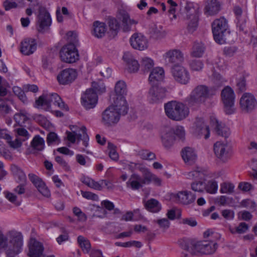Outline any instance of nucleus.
Here are the masks:
<instances>
[{
    "mask_svg": "<svg viewBox=\"0 0 257 257\" xmlns=\"http://www.w3.org/2000/svg\"><path fill=\"white\" fill-rule=\"evenodd\" d=\"M23 245L21 232L12 230L4 234L0 230V250L4 249L7 257H16L22 251Z\"/></svg>",
    "mask_w": 257,
    "mask_h": 257,
    "instance_id": "1",
    "label": "nucleus"
},
{
    "mask_svg": "<svg viewBox=\"0 0 257 257\" xmlns=\"http://www.w3.org/2000/svg\"><path fill=\"white\" fill-rule=\"evenodd\" d=\"M180 245L183 249L194 255L211 254L217 248V243L212 240H183Z\"/></svg>",
    "mask_w": 257,
    "mask_h": 257,
    "instance_id": "2",
    "label": "nucleus"
},
{
    "mask_svg": "<svg viewBox=\"0 0 257 257\" xmlns=\"http://www.w3.org/2000/svg\"><path fill=\"white\" fill-rule=\"evenodd\" d=\"M52 105L57 106L61 109L68 110V106L61 98L55 93L43 94L36 100L35 106L39 108L49 110Z\"/></svg>",
    "mask_w": 257,
    "mask_h": 257,
    "instance_id": "3",
    "label": "nucleus"
},
{
    "mask_svg": "<svg viewBox=\"0 0 257 257\" xmlns=\"http://www.w3.org/2000/svg\"><path fill=\"white\" fill-rule=\"evenodd\" d=\"M166 115L171 119L179 121L185 118L189 113L188 107L182 102L171 101L164 106Z\"/></svg>",
    "mask_w": 257,
    "mask_h": 257,
    "instance_id": "4",
    "label": "nucleus"
},
{
    "mask_svg": "<svg viewBox=\"0 0 257 257\" xmlns=\"http://www.w3.org/2000/svg\"><path fill=\"white\" fill-rule=\"evenodd\" d=\"M215 88H208L205 85H199L191 93L188 102L190 104L203 102L215 94Z\"/></svg>",
    "mask_w": 257,
    "mask_h": 257,
    "instance_id": "5",
    "label": "nucleus"
},
{
    "mask_svg": "<svg viewBox=\"0 0 257 257\" xmlns=\"http://www.w3.org/2000/svg\"><path fill=\"white\" fill-rule=\"evenodd\" d=\"M228 28L227 22L224 18L215 20L212 24V33L215 41L221 44L224 42V33Z\"/></svg>",
    "mask_w": 257,
    "mask_h": 257,
    "instance_id": "6",
    "label": "nucleus"
},
{
    "mask_svg": "<svg viewBox=\"0 0 257 257\" xmlns=\"http://www.w3.org/2000/svg\"><path fill=\"white\" fill-rule=\"evenodd\" d=\"M52 20L50 14L46 8L41 7L39 9L36 28L40 33L47 32L51 25Z\"/></svg>",
    "mask_w": 257,
    "mask_h": 257,
    "instance_id": "7",
    "label": "nucleus"
},
{
    "mask_svg": "<svg viewBox=\"0 0 257 257\" xmlns=\"http://www.w3.org/2000/svg\"><path fill=\"white\" fill-rule=\"evenodd\" d=\"M221 96L226 113H233L235 97L233 90L230 86L225 87L221 91Z\"/></svg>",
    "mask_w": 257,
    "mask_h": 257,
    "instance_id": "8",
    "label": "nucleus"
},
{
    "mask_svg": "<svg viewBox=\"0 0 257 257\" xmlns=\"http://www.w3.org/2000/svg\"><path fill=\"white\" fill-rule=\"evenodd\" d=\"M61 60L68 63L75 62L79 59V54L75 45L69 43L64 45L60 51Z\"/></svg>",
    "mask_w": 257,
    "mask_h": 257,
    "instance_id": "9",
    "label": "nucleus"
},
{
    "mask_svg": "<svg viewBox=\"0 0 257 257\" xmlns=\"http://www.w3.org/2000/svg\"><path fill=\"white\" fill-rule=\"evenodd\" d=\"M171 73L174 79L181 84L185 85L190 81L189 71L181 65L175 64L171 69Z\"/></svg>",
    "mask_w": 257,
    "mask_h": 257,
    "instance_id": "10",
    "label": "nucleus"
},
{
    "mask_svg": "<svg viewBox=\"0 0 257 257\" xmlns=\"http://www.w3.org/2000/svg\"><path fill=\"white\" fill-rule=\"evenodd\" d=\"M191 132L195 136L198 138L204 137L205 139H207L210 136L209 126L201 118L196 119L191 127Z\"/></svg>",
    "mask_w": 257,
    "mask_h": 257,
    "instance_id": "11",
    "label": "nucleus"
},
{
    "mask_svg": "<svg viewBox=\"0 0 257 257\" xmlns=\"http://www.w3.org/2000/svg\"><path fill=\"white\" fill-rule=\"evenodd\" d=\"M130 42L132 47L136 50L143 51L148 48L149 42L147 38L142 33H134L131 37Z\"/></svg>",
    "mask_w": 257,
    "mask_h": 257,
    "instance_id": "12",
    "label": "nucleus"
},
{
    "mask_svg": "<svg viewBox=\"0 0 257 257\" xmlns=\"http://www.w3.org/2000/svg\"><path fill=\"white\" fill-rule=\"evenodd\" d=\"M81 104L86 109L93 108L97 103V96L94 90L88 89L81 96Z\"/></svg>",
    "mask_w": 257,
    "mask_h": 257,
    "instance_id": "13",
    "label": "nucleus"
},
{
    "mask_svg": "<svg viewBox=\"0 0 257 257\" xmlns=\"http://www.w3.org/2000/svg\"><path fill=\"white\" fill-rule=\"evenodd\" d=\"M166 89L165 88L154 85L149 90L148 99L152 103H159L166 97Z\"/></svg>",
    "mask_w": 257,
    "mask_h": 257,
    "instance_id": "14",
    "label": "nucleus"
},
{
    "mask_svg": "<svg viewBox=\"0 0 257 257\" xmlns=\"http://www.w3.org/2000/svg\"><path fill=\"white\" fill-rule=\"evenodd\" d=\"M239 104L243 111L249 112L256 107L257 101L251 93H244L240 99Z\"/></svg>",
    "mask_w": 257,
    "mask_h": 257,
    "instance_id": "15",
    "label": "nucleus"
},
{
    "mask_svg": "<svg viewBox=\"0 0 257 257\" xmlns=\"http://www.w3.org/2000/svg\"><path fill=\"white\" fill-rule=\"evenodd\" d=\"M120 116L114 108L109 106L102 113V122L105 125H113L119 121Z\"/></svg>",
    "mask_w": 257,
    "mask_h": 257,
    "instance_id": "16",
    "label": "nucleus"
},
{
    "mask_svg": "<svg viewBox=\"0 0 257 257\" xmlns=\"http://www.w3.org/2000/svg\"><path fill=\"white\" fill-rule=\"evenodd\" d=\"M161 137L163 145L166 148L171 147L175 140L173 128L171 126H164L161 130Z\"/></svg>",
    "mask_w": 257,
    "mask_h": 257,
    "instance_id": "17",
    "label": "nucleus"
},
{
    "mask_svg": "<svg viewBox=\"0 0 257 257\" xmlns=\"http://www.w3.org/2000/svg\"><path fill=\"white\" fill-rule=\"evenodd\" d=\"M28 177L30 181L42 195L46 197L50 196L51 193L49 189L40 178L33 173L29 174Z\"/></svg>",
    "mask_w": 257,
    "mask_h": 257,
    "instance_id": "18",
    "label": "nucleus"
},
{
    "mask_svg": "<svg viewBox=\"0 0 257 257\" xmlns=\"http://www.w3.org/2000/svg\"><path fill=\"white\" fill-rule=\"evenodd\" d=\"M77 76L76 71L72 68H67L61 71L57 76L58 82L63 85L67 84L73 81Z\"/></svg>",
    "mask_w": 257,
    "mask_h": 257,
    "instance_id": "19",
    "label": "nucleus"
},
{
    "mask_svg": "<svg viewBox=\"0 0 257 257\" xmlns=\"http://www.w3.org/2000/svg\"><path fill=\"white\" fill-rule=\"evenodd\" d=\"M145 185H146L145 175H143V177H141L136 173L131 175L126 183V187L133 190H139Z\"/></svg>",
    "mask_w": 257,
    "mask_h": 257,
    "instance_id": "20",
    "label": "nucleus"
},
{
    "mask_svg": "<svg viewBox=\"0 0 257 257\" xmlns=\"http://www.w3.org/2000/svg\"><path fill=\"white\" fill-rule=\"evenodd\" d=\"M171 198L182 204H189L194 201L195 196L191 192L184 191L179 192L177 194H172Z\"/></svg>",
    "mask_w": 257,
    "mask_h": 257,
    "instance_id": "21",
    "label": "nucleus"
},
{
    "mask_svg": "<svg viewBox=\"0 0 257 257\" xmlns=\"http://www.w3.org/2000/svg\"><path fill=\"white\" fill-rule=\"evenodd\" d=\"M29 257H41L44 251V246L42 243L35 239L32 238L29 244Z\"/></svg>",
    "mask_w": 257,
    "mask_h": 257,
    "instance_id": "22",
    "label": "nucleus"
},
{
    "mask_svg": "<svg viewBox=\"0 0 257 257\" xmlns=\"http://www.w3.org/2000/svg\"><path fill=\"white\" fill-rule=\"evenodd\" d=\"M166 61L171 63H181L184 61L183 53L178 49L170 50L164 55Z\"/></svg>",
    "mask_w": 257,
    "mask_h": 257,
    "instance_id": "23",
    "label": "nucleus"
},
{
    "mask_svg": "<svg viewBox=\"0 0 257 257\" xmlns=\"http://www.w3.org/2000/svg\"><path fill=\"white\" fill-rule=\"evenodd\" d=\"M120 115H125L128 110V105L125 98H115L113 104L110 106Z\"/></svg>",
    "mask_w": 257,
    "mask_h": 257,
    "instance_id": "24",
    "label": "nucleus"
},
{
    "mask_svg": "<svg viewBox=\"0 0 257 257\" xmlns=\"http://www.w3.org/2000/svg\"><path fill=\"white\" fill-rule=\"evenodd\" d=\"M36 49L37 43L34 39H25L21 42V52L25 55H30L33 54Z\"/></svg>",
    "mask_w": 257,
    "mask_h": 257,
    "instance_id": "25",
    "label": "nucleus"
},
{
    "mask_svg": "<svg viewBox=\"0 0 257 257\" xmlns=\"http://www.w3.org/2000/svg\"><path fill=\"white\" fill-rule=\"evenodd\" d=\"M181 156L185 163L189 165L194 164L197 158V155L194 149L189 147L182 150Z\"/></svg>",
    "mask_w": 257,
    "mask_h": 257,
    "instance_id": "26",
    "label": "nucleus"
},
{
    "mask_svg": "<svg viewBox=\"0 0 257 257\" xmlns=\"http://www.w3.org/2000/svg\"><path fill=\"white\" fill-rule=\"evenodd\" d=\"M149 35L151 38L154 40H161L164 38L167 33L161 25L152 24L149 28Z\"/></svg>",
    "mask_w": 257,
    "mask_h": 257,
    "instance_id": "27",
    "label": "nucleus"
},
{
    "mask_svg": "<svg viewBox=\"0 0 257 257\" xmlns=\"http://www.w3.org/2000/svg\"><path fill=\"white\" fill-rule=\"evenodd\" d=\"M123 59L126 63L127 69L130 72H136L139 68L140 64L134 56L130 52H125L123 56Z\"/></svg>",
    "mask_w": 257,
    "mask_h": 257,
    "instance_id": "28",
    "label": "nucleus"
},
{
    "mask_svg": "<svg viewBox=\"0 0 257 257\" xmlns=\"http://www.w3.org/2000/svg\"><path fill=\"white\" fill-rule=\"evenodd\" d=\"M227 145L221 142H217L214 145V151L216 156L222 161L226 160L227 158Z\"/></svg>",
    "mask_w": 257,
    "mask_h": 257,
    "instance_id": "29",
    "label": "nucleus"
},
{
    "mask_svg": "<svg viewBox=\"0 0 257 257\" xmlns=\"http://www.w3.org/2000/svg\"><path fill=\"white\" fill-rule=\"evenodd\" d=\"M164 78V69L161 67H156L151 72L149 79L152 85H155L157 82L162 81Z\"/></svg>",
    "mask_w": 257,
    "mask_h": 257,
    "instance_id": "30",
    "label": "nucleus"
},
{
    "mask_svg": "<svg viewBox=\"0 0 257 257\" xmlns=\"http://www.w3.org/2000/svg\"><path fill=\"white\" fill-rule=\"evenodd\" d=\"M233 11L236 17V25L242 29V27L247 20L246 13L245 11H243L239 6H235L234 8Z\"/></svg>",
    "mask_w": 257,
    "mask_h": 257,
    "instance_id": "31",
    "label": "nucleus"
},
{
    "mask_svg": "<svg viewBox=\"0 0 257 257\" xmlns=\"http://www.w3.org/2000/svg\"><path fill=\"white\" fill-rule=\"evenodd\" d=\"M211 121L218 135L224 138H227L229 136L230 134V130L225 125L222 124L215 118L212 119Z\"/></svg>",
    "mask_w": 257,
    "mask_h": 257,
    "instance_id": "32",
    "label": "nucleus"
},
{
    "mask_svg": "<svg viewBox=\"0 0 257 257\" xmlns=\"http://www.w3.org/2000/svg\"><path fill=\"white\" fill-rule=\"evenodd\" d=\"M205 50L204 44L202 42H195L192 46L190 55L193 57H201Z\"/></svg>",
    "mask_w": 257,
    "mask_h": 257,
    "instance_id": "33",
    "label": "nucleus"
},
{
    "mask_svg": "<svg viewBox=\"0 0 257 257\" xmlns=\"http://www.w3.org/2000/svg\"><path fill=\"white\" fill-rule=\"evenodd\" d=\"M114 93L116 98H125L127 89L126 84L124 81L119 80L116 82L114 86Z\"/></svg>",
    "mask_w": 257,
    "mask_h": 257,
    "instance_id": "34",
    "label": "nucleus"
},
{
    "mask_svg": "<svg viewBox=\"0 0 257 257\" xmlns=\"http://www.w3.org/2000/svg\"><path fill=\"white\" fill-rule=\"evenodd\" d=\"M146 209L153 213H158L162 209V205L157 200L151 198L145 203Z\"/></svg>",
    "mask_w": 257,
    "mask_h": 257,
    "instance_id": "35",
    "label": "nucleus"
},
{
    "mask_svg": "<svg viewBox=\"0 0 257 257\" xmlns=\"http://www.w3.org/2000/svg\"><path fill=\"white\" fill-rule=\"evenodd\" d=\"M207 172L200 167H197L194 170L188 173L187 177L190 179L205 180Z\"/></svg>",
    "mask_w": 257,
    "mask_h": 257,
    "instance_id": "36",
    "label": "nucleus"
},
{
    "mask_svg": "<svg viewBox=\"0 0 257 257\" xmlns=\"http://www.w3.org/2000/svg\"><path fill=\"white\" fill-rule=\"evenodd\" d=\"M11 170L18 182L25 183L27 181V177L24 171L18 166L12 165Z\"/></svg>",
    "mask_w": 257,
    "mask_h": 257,
    "instance_id": "37",
    "label": "nucleus"
},
{
    "mask_svg": "<svg viewBox=\"0 0 257 257\" xmlns=\"http://www.w3.org/2000/svg\"><path fill=\"white\" fill-rule=\"evenodd\" d=\"M205 10L210 15L217 14L220 10V4L218 1L207 0Z\"/></svg>",
    "mask_w": 257,
    "mask_h": 257,
    "instance_id": "38",
    "label": "nucleus"
},
{
    "mask_svg": "<svg viewBox=\"0 0 257 257\" xmlns=\"http://www.w3.org/2000/svg\"><path fill=\"white\" fill-rule=\"evenodd\" d=\"M144 175H145V180L146 185H148L151 183H153L156 186H161L162 184V180L157 177L156 175L152 173L149 169H147L145 172Z\"/></svg>",
    "mask_w": 257,
    "mask_h": 257,
    "instance_id": "39",
    "label": "nucleus"
},
{
    "mask_svg": "<svg viewBox=\"0 0 257 257\" xmlns=\"http://www.w3.org/2000/svg\"><path fill=\"white\" fill-rule=\"evenodd\" d=\"M93 35L95 37L101 38L104 35L106 27L104 23L96 21L93 23Z\"/></svg>",
    "mask_w": 257,
    "mask_h": 257,
    "instance_id": "40",
    "label": "nucleus"
},
{
    "mask_svg": "<svg viewBox=\"0 0 257 257\" xmlns=\"http://www.w3.org/2000/svg\"><path fill=\"white\" fill-rule=\"evenodd\" d=\"M122 22L123 28L125 31H130L132 26L136 25L138 24L137 21L131 19L127 14H124L122 16Z\"/></svg>",
    "mask_w": 257,
    "mask_h": 257,
    "instance_id": "41",
    "label": "nucleus"
},
{
    "mask_svg": "<svg viewBox=\"0 0 257 257\" xmlns=\"http://www.w3.org/2000/svg\"><path fill=\"white\" fill-rule=\"evenodd\" d=\"M229 231L233 234H243L246 232L248 229V225L245 222H240L236 227L229 226L228 227Z\"/></svg>",
    "mask_w": 257,
    "mask_h": 257,
    "instance_id": "42",
    "label": "nucleus"
},
{
    "mask_svg": "<svg viewBox=\"0 0 257 257\" xmlns=\"http://www.w3.org/2000/svg\"><path fill=\"white\" fill-rule=\"evenodd\" d=\"M80 131L82 133V137L79 138L78 140V143L82 142V144L84 146V148H81V150L83 152H85L87 153L88 152L85 150V148L88 146L89 138L87 134L86 133V128L85 126H82L80 128Z\"/></svg>",
    "mask_w": 257,
    "mask_h": 257,
    "instance_id": "43",
    "label": "nucleus"
},
{
    "mask_svg": "<svg viewBox=\"0 0 257 257\" xmlns=\"http://www.w3.org/2000/svg\"><path fill=\"white\" fill-rule=\"evenodd\" d=\"M77 241L84 252L88 253L90 251L91 244L86 238L80 235L77 237Z\"/></svg>",
    "mask_w": 257,
    "mask_h": 257,
    "instance_id": "44",
    "label": "nucleus"
},
{
    "mask_svg": "<svg viewBox=\"0 0 257 257\" xmlns=\"http://www.w3.org/2000/svg\"><path fill=\"white\" fill-rule=\"evenodd\" d=\"M81 182L88 186L89 187L93 189L100 190V185L99 182H96L92 179L88 177L84 176L81 178Z\"/></svg>",
    "mask_w": 257,
    "mask_h": 257,
    "instance_id": "45",
    "label": "nucleus"
},
{
    "mask_svg": "<svg viewBox=\"0 0 257 257\" xmlns=\"http://www.w3.org/2000/svg\"><path fill=\"white\" fill-rule=\"evenodd\" d=\"M187 18V30L189 32L193 33L196 30L198 27V15H193L191 19Z\"/></svg>",
    "mask_w": 257,
    "mask_h": 257,
    "instance_id": "46",
    "label": "nucleus"
},
{
    "mask_svg": "<svg viewBox=\"0 0 257 257\" xmlns=\"http://www.w3.org/2000/svg\"><path fill=\"white\" fill-rule=\"evenodd\" d=\"M154 65V61L150 58L145 57L142 58L141 61L140 67L144 72L148 71Z\"/></svg>",
    "mask_w": 257,
    "mask_h": 257,
    "instance_id": "47",
    "label": "nucleus"
},
{
    "mask_svg": "<svg viewBox=\"0 0 257 257\" xmlns=\"http://www.w3.org/2000/svg\"><path fill=\"white\" fill-rule=\"evenodd\" d=\"M32 147L38 151H42L44 148L45 141L39 136H35L31 142Z\"/></svg>",
    "mask_w": 257,
    "mask_h": 257,
    "instance_id": "48",
    "label": "nucleus"
},
{
    "mask_svg": "<svg viewBox=\"0 0 257 257\" xmlns=\"http://www.w3.org/2000/svg\"><path fill=\"white\" fill-rule=\"evenodd\" d=\"M205 190L210 194H214L217 193L218 190L217 182L214 180H211L205 184Z\"/></svg>",
    "mask_w": 257,
    "mask_h": 257,
    "instance_id": "49",
    "label": "nucleus"
},
{
    "mask_svg": "<svg viewBox=\"0 0 257 257\" xmlns=\"http://www.w3.org/2000/svg\"><path fill=\"white\" fill-rule=\"evenodd\" d=\"M125 167L131 171H134L136 170H138L142 173L143 175L147 169V168L143 166L142 164L134 162H127L126 163Z\"/></svg>",
    "mask_w": 257,
    "mask_h": 257,
    "instance_id": "50",
    "label": "nucleus"
},
{
    "mask_svg": "<svg viewBox=\"0 0 257 257\" xmlns=\"http://www.w3.org/2000/svg\"><path fill=\"white\" fill-rule=\"evenodd\" d=\"M187 17L191 19L193 15H198V9L194 7V4L191 2L186 3L185 7Z\"/></svg>",
    "mask_w": 257,
    "mask_h": 257,
    "instance_id": "51",
    "label": "nucleus"
},
{
    "mask_svg": "<svg viewBox=\"0 0 257 257\" xmlns=\"http://www.w3.org/2000/svg\"><path fill=\"white\" fill-rule=\"evenodd\" d=\"M16 122L20 125H23L28 119V114L24 111L16 113L14 115Z\"/></svg>",
    "mask_w": 257,
    "mask_h": 257,
    "instance_id": "52",
    "label": "nucleus"
},
{
    "mask_svg": "<svg viewBox=\"0 0 257 257\" xmlns=\"http://www.w3.org/2000/svg\"><path fill=\"white\" fill-rule=\"evenodd\" d=\"M234 186L233 184L225 182L220 184V191L221 193L231 194L234 191Z\"/></svg>",
    "mask_w": 257,
    "mask_h": 257,
    "instance_id": "53",
    "label": "nucleus"
},
{
    "mask_svg": "<svg viewBox=\"0 0 257 257\" xmlns=\"http://www.w3.org/2000/svg\"><path fill=\"white\" fill-rule=\"evenodd\" d=\"M211 77L212 81L217 88L221 86L225 81L219 73L214 71H212Z\"/></svg>",
    "mask_w": 257,
    "mask_h": 257,
    "instance_id": "54",
    "label": "nucleus"
},
{
    "mask_svg": "<svg viewBox=\"0 0 257 257\" xmlns=\"http://www.w3.org/2000/svg\"><path fill=\"white\" fill-rule=\"evenodd\" d=\"M241 206L250 210L251 211L256 210L257 205L255 202L250 199L243 200L240 203Z\"/></svg>",
    "mask_w": 257,
    "mask_h": 257,
    "instance_id": "55",
    "label": "nucleus"
},
{
    "mask_svg": "<svg viewBox=\"0 0 257 257\" xmlns=\"http://www.w3.org/2000/svg\"><path fill=\"white\" fill-rule=\"evenodd\" d=\"M189 66L192 71H201L204 66L203 63L200 60H192L189 62Z\"/></svg>",
    "mask_w": 257,
    "mask_h": 257,
    "instance_id": "56",
    "label": "nucleus"
},
{
    "mask_svg": "<svg viewBox=\"0 0 257 257\" xmlns=\"http://www.w3.org/2000/svg\"><path fill=\"white\" fill-rule=\"evenodd\" d=\"M92 87L94 93H95L96 94L97 93L102 94L105 92L106 90L105 86L102 82H93L92 83Z\"/></svg>",
    "mask_w": 257,
    "mask_h": 257,
    "instance_id": "57",
    "label": "nucleus"
},
{
    "mask_svg": "<svg viewBox=\"0 0 257 257\" xmlns=\"http://www.w3.org/2000/svg\"><path fill=\"white\" fill-rule=\"evenodd\" d=\"M204 180L195 181L191 184V189L196 192H202L205 190Z\"/></svg>",
    "mask_w": 257,
    "mask_h": 257,
    "instance_id": "58",
    "label": "nucleus"
},
{
    "mask_svg": "<svg viewBox=\"0 0 257 257\" xmlns=\"http://www.w3.org/2000/svg\"><path fill=\"white\" fill-rule=\"evenodd\" d=\"M140 157L146 160L151 161L156 159L155 154L149 150H142L139 152Z\"/></svg>",
    "mask_w": 257,
    "mask_h": 257,
    "instance_id": "59",
    "label": "nucleus"
},
{
    "mask_svg": "<svg viewBox=\"0 0 257 257\" xmlns=\"http://www.w3.org/2000/svg\"><path fill=\"white\" fill-rule=\"evenodd\" d=\"M173 131L175 139L177 138L182 140L185 139L186 133L185 129L182 126H177L173 129Z\"/></svg>",
    "mask_w": 257,
    "mask_h": 257,
    "instance_id": "60",
    "label": "nucleus"
},
{
    "mask_svg": "<svg viewBox=\"0 0 257 257\" xmlns=\"http://www.w3.org/2000/svg\"><path fill=\"white\" fill-rule=\"evenodd\" d=\"M14 94L17 95L19 98L24 103L27 101V97L21 87L18 86H14L13 88Z\"/></svg>",
    "mask_w": 257,
    "mask_h": 257,
    "instance_id": "61",
    "label": "nucleus"
},
{
    "mask_svg": "<svg viewBox=\"0 0 257 257\" xmlns=\"http://www.w3.org/2000/svg\"><path fill=\"white\" fill-rule=\"evenodd\" d=\"M167 3L170 5L168 12L170 15H172V18L171 19H176L177 17L175 13L176 7L178 6L177 4L173 0H168Z\"/></svg>",
    "mask_w": 257,
    "mask_h": 257,
    "instance_id": "62",
    "label": "nucleus"
},
{
    "mask_svg": "<svg viewBox=\"0 0 257 257\" xmlns=\"http://www.w3.org/2000/svg\"><path fill=\"white\" fill-rule=\"evenodd\" d=\"M108 149L109 150V156L110 159L115 161H117L119 158V155L113 145L109 143Z\"/></svg>",
    "mask_w": 257,
    "mask_h": 257,
    "instance_id": "63",
    "label": "nucleus"
},
{
    "mask_svg": "<svg viewBox=\"0 0 257 257\" xmlns=\"http://www.w3.org/2000/svg\"><path fill=\"white\" fill-rule=\"evenodd\" d=\"M55 161L65 171H68L70 170V167L69 165H68V163L63 159V157L59 156H56Z\"/></svg>",
    "mask_w": 257,
    "mask_h": 257,
    "instance_id": "64",
    "label": "nucleus"
}]
</instances>
